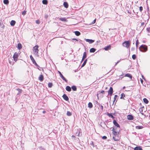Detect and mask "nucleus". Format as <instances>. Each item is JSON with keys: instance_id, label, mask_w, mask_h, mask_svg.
I'll use <instances>...</instances> for the list:
<instances>
[{"instance_id": "nucleus-24", "label": "nucleus", "mask_w": 150, "mask_h": 150, "mask_svg": "<svg viewBox=\"0 0 150 150\" xmlns=\"http://www.w3.org/2000/svg\"><path fill=\"white\" fill-rule=\"evenodd\" d=\"M134 150H142V149L139 146H137L134 148Z\"/></svg>"}, {"instance_id": "nucleus-39", "label": "nucleus", "mask_w": 150, "mask_h": 150, "mask_svg": "<svg viewBox=\"0 0 150 150\" xmlns=\"http://www.w3.org/2000/svg\"><path fill=\"white\" fill-rule=\"evenodd\" d=\"M53 86V84L52 83L49 82L48 83V86L49 88H51Z\"/></svg>"}, {"instance_id": "nucleus-30", "label": "nucleus", "mask_w": 150, "mask_h": 150, "mask_svg": "<svg viewBox=\"0 0 150 150\" xmlns=\"http://www.w3.org/2000/svg\"><path fill=\"white\" fill-rule=\"evenodd\" d=\"M16 90L18 91V93H17V95H19L20 93H21L22 91L21 89L18 88H17Z\"/></svg>"}, {"instance_id": "nucleus-44", "label": "nucleus", "mask_w": 150, "mask_h": 150, "mask_svg": "<svg viewBox=\"0 0 150 150\" xmlns=\"http://www.w3.org/2000/svg\"><path fill=\"white\" fill-rule=\"evenodd\" d=\"M0 25L2 28H4V25L3 24V23H1V22H0Z\"/></svg>"}, {"instance_id": "nucleus-41", "label": "nucleus", "mask_w": 150, "mask_h": 150, "mask_svg": "<svg viewBox=\"0 0 150 150\" xmlns=\"http://www.w3.org/2000/svg\"><path fill=\"white\" fill-rule=\"evenodd\" d=\"M131 6L129 5H127L125 6V9H128L129 10V8L130 7L131 8Z\"/></svg>"}, {"instance_id": "nucleus-15", "label": "nucleus", "mask_w": 150, "mask_h": 150, "mask_svg": "<svg viewBox=\"0 0 150 150\" xmlns=\"http://www.w3.org/2000/svg\"><path fill=\"white\" fill-rule=\"evenodd\" d=\"M114 126V129H115V128L117 127V128L118 127V128H120V125L118 124V122H113Z\"/></svg>"}, {"instance_id": "nucleus-43", "label": "nucleus", "mask_w": 150, "mask_h": 150, "mask_svg": "<svg viewBox=\"0 0 150 150\" xmlns=\"http://www.w3.org/2000/svg\"><path fill=\"white\" fill-rule=\"evenodd\" d=\"M138 44H139L138 40H137L136 41V47L137 49V48H138Z\"/></svg>"}, {"instance_id": "nucleus-7", "label": "nucleus", "mask_w": 150, "mask_h": 150, "mask_svg": "<svg viewBox=\"0 0 150 150\" xmlns=\"http://www.w3.org/2000/svg\"><path fill=\"white\" fill-rule=\"evenodd\" d=\"M113 92V91L112 87H110L109 90L108 91V95H109L110 96H111L112 95Z\"/></svg>"}, {"instance_id": "nucleus-10", "label": "nucleus", "mask_w": 150, "mask_h": 150, "mask_svg": "<svg viewBox=\"0 0 150 150\" xmlns=\"http://www.w3.org/2000/svg\"><path fill=\"white\" fill-rule=\"evenodd\" d=\"M127 119L129 120H132L134 119V117L132 115H127Z\"/></svg>"}, {"instance_id": "nucleus-26", "label": "nucleus", "mask_w": 150, "mask_h": 150, "mask_svg": "<svg viewBox=\"0 0 150 150\" xmlns=\"http://www.w3.org/2000/svg\"><path fill=\"white\" fill-rule=\"evenodd\" d=\"M71 88V89L74 91H76L77 90V88L75 86H72Z\"/></svg>"}, {"instance_id": "nucleus-56", "label": "nucleus", "mask_w": 150, "mask_h": 150, "mask_svg": "<svg viewBox=\"0 0 150 150\" xmlns=\"http://www.w3.org/2000/svg\"><path fill=\"white\" fill-rule=\"evenodd\" d=\"M96 19H94V20L93 21V22H92V24H94V23L96 22Z\"/></svg>"}, {"instance_id": "nucleus-40", "label": "nucleus", "mask_w": 150, "mask_h": 150, "mask_svg": "<svg viewBox=\"0 0 150 150\" xmlns=\"http://www.w3.org/2000/svg\"><path fill=\"white\" fill-rule=\"evenodd\" d=\"M67 115L68 116H70L72 115V113L69 111H67Z\"/></svg>"}, {"instance_id": "nucleus-16", "label": "nucleus", "mask_w": 150, "mask_h": 150, "mask_svg": "<svg viewBox=\"0 0 150 150\" xmlns=\"http://www.w3.org/2000/svg\"><path fill=\"white\" fill-rule=\"evenodd\" d=\"M39 80L40 81H42L44 80V76L42 74L40 75L39 77Z\"/></svg>"}, {"instance_id": "nucleus-46", "label": "nucleus", "mask_w": 150, "mask_h": 150, "mask_svg": "<svg viewBox=\"0 0 150 150\" xmlns=\"http://www.w3.org/2000/svg\"><path fill=\"white\" fill-rule=\"evenodd\" d=\"M120 128H118V127L117 128V127L115 128V129H114V127H113L112 130H113L116 131V130H119V131H120Z\"/></svg>"}, {"instance_id": "nucleus-1", "label": "nucleus", "mask_w": 150, "mask_h": 150, "mask_svg": "<svg viewBox=\"0 0 150 150\" xmlns=\"http://www.w3.org/2000/svg\"><path fill=\"white\" fill-rule=\"evenodd\" d=\"M139 49L141 52H145L147 51L148 48L146 45H142L139 47Z\"/></svg>"}, {"instance_id": "nucleus-21", "label": "nucleus", "mask_w": 150, "mask_h": 150, "mask_svg": "<svg viewBox=\"0 0 150 150\" xmlns=\"http://www.w3.org/2000/svg\"><path fill=\"white\" fill-rule=\"evenodd\" d=\"M98 92L99 93H98L97 94V96L98 97V98H98V97H99L98 95H99V94H102L103 95L104 94H105V91H104L103 90V91H101V92L99 91V92Z\"/></svg>"}, {"instance_id": "nucleus-3", "label": "nucleus", "mask_w": 150, "mask_h": 150, "mask_svg": "<svg viewBox=\"0 0 150 150\" xmlns=\"http://www.w3.org/2000/svg\"><path fill=\"white\" fill-rule=\"evenodd\" d=\"M131 42L129 40L127 41H125L122 43V45L123 46L126 47L127 48H128L130 46Z\"/></svg>"}, {"instance_id": "nucleus-45", "label": "nucleus", "mask_w": 150, "mask_h": 150, "mask_svg": "<svg viewBox=\"0 0 150 150\" xmlns=\"http://www.w3.org/2000/svg\"><path fill=\"white\" fill-rule=\"evenodd\" d=\"M99 107L102 110V111L103 110V105H99Z\"/></svg>"}, {"instance_id": "nucleus-17", "label": "nucleus", "mask_w": 150, "mask_h": 150, "mask_svg": "<svg viewBox=\"0 0 150 150\" xmlns=\"http://www.w3.org/2000/svg\"><path fill=\"white\" fill-rule=\"evenodd\" d=\"M114 100H113V103H114L115 100H116V102H115V103H116V102L117 101V100L118 99V97L117 95H115L114 96Z\"/></svg>"}, {"instance_id": "nucleus-51", "label": "nucleus", "mask_w": 150, "mask_h": 150, "mask_svg": "<svg viewBox=\"0 0 150 150\" xmlns=\"http://www.w3.org/2000/svg\"><path fill=\"white\" fill-rule=\"evenodd\" d=\"M48 17V15L47 14H45V15L44 17L45 18L47 19Z\"/></svg>"}, {"instance_id": "nucleus-62", "label": "nucleus", "mask_w": 150, "mask_h": 150, "mask_svg": "<svg viewBox=\"0 0 150 150\" xmlns=\"http://www.w3.org/2000/svg\"><path fill=\"white\" fill-rule=\"evenodd\" d=\"M9 63L11 64H13V62H11L9 60Z\"/></svg>"}, {"instance_id": "nucleus-13", "label": "nucleus", "mask_w": 150, "mask_h": 150, "mask_svg": "<svg viewBox=\"0 0 150 150\" xmlns=\"http://www.w3.org/2000/svg\"><path fill=\"white\" fill-rule=\"evenodd\" d=\"M111 49V46L110 45H109L103 48V49L106 51H108L109 50H110Z\"/></svg>"}, {"instance_id": "nucleus-61", "label": "nucleus", "mask_w": 150, "mask_h": 150, "mask_svg": "<svg viewBox=\"0 0 150 150\" xmlns=\"http://www.w3.org/2000/svg\"><path fill=\"white\" fill-rule=\"evenodd\" d=\"M84 59H83V58H82V59L81 62V63H82L83 62V61L84 60Z\"/></svg>"}, {"instance_id": "nucleus-19", "label": "nucleus", "mask_w": 150, "mask_h": 150, "mask_svg": "<svg viewBox=\"0 0 150 150\" xmlns=\"http://www.w3.org/2000/svg\"><path fill=\"white\" fill-rule=\"evenodd\" d=\"M125 76L128 77L131 79H132V75L129 73L126 74Z\"/></svg>"}, {"instance_id": "nucleus-23", "label": "nucleus", "mask_w": 150, "mask_h": 150, "mask_svg": "<svg viewBox=\"0 0 150 150\" xmlns=\"http://www.w3.org/2000/svg\"><path fill=\"white\" fill-rule=\"evenodd\" d=\"M96 49L94 48H92L89 51L91 53H94V52L96 51Z\"/></svg>"}, {"instance_id": "nucleus-32", "label": "nucleus", "mask_w": 150, "mask_h": 150, "mask_svg": "<svg viewBox=\"0 0 150 150\" xmlns=\"http://www.w3.org/2000/svg\"><path fill=\"white\" fill-rule=\"evenodd\" d=\"M87 57V54L86 52H84L82 58L83 59H85Z\"/></svg>"}, {"instance_id": "nucleus-9", "label": "nucleus", "mask_w": 150, "mask_h": 150, "mask_svg": "<svg viewBox=\"0 0 150 150\" xmlns=\"http://www.w3.org/2000/svg\"><path fill=\"white\" fill-rule=\"evenodd\" d=\"M112 130L113 131V133L114 135L113 136H117L118 135L119 132V130H116V131L113 130Z\"/></svg>"}, {"instance_id": "nucleus-2", "label": "nucleus", "mask_w": 150, "mask_h": 150, "mask_svg": "<svg viewBox=\"0 0 150 150\" xmlns=\"http://www.w3.org/2000/svg\"><path fill=\"white\" fill-rule=\"evenodd\" d=\"M30 58L33 64H34L35 66H36V67H37L38 69L39 70H41V69H41L42 68L40 67L37 64V63L36 62L35 60L34 59L33 56H32V55H30Z\"/></svg>"}, {"instance_id": "nucleus-54", "label": "nucleus", "mask_w": 150, "mask_h": 150, "mask_svg": "<svg viewBox=\"0 0 150 150\" xmlns=\"http://www.w3.org/2000/svg\"><path fill=\"white\" fill-rule=\"evenodd\" d=\"M107 138V137L106 136H104L102 137V139H106Z\"/></svg>"}, {"instance_id": "nucleus-8", "label": "nucleus", "mask_w": 150, "mask_h": 150, "mask_svg": "<svg viewBox=\"0 0 150 150\" xmlns=\"http://www.w3.org/2000/svg\"><path fill=\"white\" fill-rule=\"evenodd\" d=\"M59 73V74L60 76V77L62 78V79L64 81H65L66 82H67V80L62 75L61 73L59 71H58Z\"/></svg>"}, {"instance_id": "nucleus-18", "label": "nucleus", "mask_w": 150, "mask_h": 150, "mask_svg": "<svg viewBox=\"0 0 150 150\" xmlns=\"http://www.w3.org/2000/svg\"><path fill=\"white\" fill-rule=\"evenodd\" d=\"M57 18L59 19V20H60L62 21H67V19L64 18Z\"/></svg>"}, {"instance_id": "nucleus-37", "label": "nucleus", "mask_w": 150, "mask_h": 150, "mask_svg": "<svg viewBox=\"0 0 150 150\" xmlns=\"http://www.w3.org/2000/svg\"><path fill=\"white\" fill-rule=\"evenodd\" d=\"M116 136H113L112 137L113 139L115 141H117L119 140V139L118 138H116Z\"/></svg>"}, {"instance_id": "nucleus-22", "label": "nucleus", "mask_w": 150, "mask_h": 150, "mask_svg": "<svg viewBox=\"0 0 150 150\" xmlns=\"http://www.w3.org/2000/svg\"><path fill=\"white\" fill-rule=\"evenodd\" d=\"M66 90L70 92L71 91V88L69 86H67L66 87Z\"/></svg>"}, {"instance_id": "nucleus-25", "label": "nucleus", "mask_w": 150, "mask_h": 150, "mask_svg": "<svg viewBox=\"0 0 150 150\" xmlns=\"http://www.w3.org/2000/svg\"><path fill=\"white\" fill-rule=\"evenodd\" d=\"M17 48L19 50H20L22 49V45L21 43H18V45H17Z\"/></svg>"}, {"instance_id": "nucleus-5", "label": "nucleus", "mask_w": 150, "mask_h": 150, "mask_svg": "<svg viewBox=\"0 0 150 150\" xmlns=\"http://www.w3.org/2000/svg\"><path fill=\"white\" fill-rule=\"evenodd\" d=\"M38 45H35L34 46L33 48V50L34 52H35V54L37 55V56H38V52L39 50L38 49Z\"/></svg>"}, {"instance_id": "nucleus-14", "label": "nucleus", "mask_w": 150, "mask_h": 150, "mask_svg": "<svg viewBox=\"0 0 150 150\" xmlns=\"http://www.w3.org/2000/svg\"><path fill=\"white\" fill-rule=\"evenodd\" d=\"M106 115L108 116L109 117L112 118V119L115 118V117L113 116V113H107Z\"/></svg>"}, {"instance_id": "nucleus-29", "label": "nucleus", "mask_w": 150, "mask_h": 150, "mask_svg": "<svg viewBox=\"0 0 150 150\" xmlns=\"http://www.w3.org/2000/svg\"><path fill=\"white\" fill-rule=\"evenodd\" d=\"M75 34L77 36H79L81 35V33L79 31H76L74 32Z\"/></svg>"}, {"instance_id": "nucleus-35", "label": "nucleus", "mask_w": 150, "mask_h": 150, "mask_svg": "<svg viewBox=\"0 0 150 150\" xmlns=\"http://www.w3.org/2000/svg\"><path fill=\"white\" fill-rule=\"evenodd\" d=\"M143 100L144 102L146 104H147L149 102V101H148V100L146 98H144L143 99Z\"/></svg>"}, {"instance_id": "nucleus-52", "label": "nucleus", "mask_w": 150, "mask_h": 150, "mask_svg": "<svg viewBox=\"0 0 150 150\" xmlns=\"http://www.w3.org/2000/svg\"><path fill=\"white\" fill-rule=\"evenodd\" d=\"M99 97H100V98H103V94H99L98 95Z\"/></svg>"}, {"instance_id": "nucleus-58", "label": "nucleus", "mask_w": 150, "mask_h": 150, "mask_svg": "<svg viewBox=\"0 0 150 150\" xmlns=\"http://www.w3.org/2000/svg\"><path fill=\"white\" fill-rule=\"evenodd\" d=\"M96 103L97 105H100V104L98 103L97 101L96 102Z\"/></svg>"}, {"instance_id": "nucleus-20", "label": "nucleus", "mask_w": 150, "mask_h": 150, "mask_svg": "<svg viewBox=\"0 0 150 150\" xmlns=\"http://www.w3.org/2000/svg\"><path fill=\"white\" fill-rule=\"evenodd\" d=\"M63 6L66 8H67L69 6L68 4L66 1H65L64 2Z\"/></svg>"}, {"instance_id": "nucleus-6", "label": "nucleus", "mask_w": 150, "mask_h": 150, "mask_svg": "<svg viewBox=\"0 0 150 150\" xmlns=\"http://www.w3.org/2000/svg\"><path fill=\"white\" fill-rule=\"evenodd\" d=\"M18 54L17 52H15L14 53L13 55V58L14 61L15 62H16L18 59Z\"/></svg>"}, {"instance_id": "nucleus-50", "label": "nucleus", "mask_w": 150, "mask_h": 150, "mask_svg": "<svg viewBox=\"0 0 150 150\" xmlns=\"http://www.w3.org/2000/svg\"><path fill=\"white\" fill-rule=\"evenodd\" d=\"M139 10L141 12H142V11L143 10V7L142 6H141L139 8Z\"/></svg>"}, {"instance_id": "nucleus-36", "label": "nucleus", "mask_w": 150, "mask_h": 150, "mask_svg": "<svg viewBox=\"0 0 150 150\" xmlns=\"http://www.w3.org/2000/svg\"><path fill=\"white\" fill-rule=\"evenodd\" d=\"M120 95L121 96L120 97V99H125L124 98V97H125V95L123 93H122V94H121Z\"/></svg>"}, {"instance_id": "nucleus-49", "label": "nucleus", "mask_w": 150, "mask_h": 150, "mask_svg": "<svg viewBox=\"0 0 150 150\" xmlns=\"http://www.w3.org/2000/svg\"><path fill=\"white\" fill-rule=\"evenodd\" d=\"M91 145H92L93 146V147H95V146H97L96 145L95 146L93 142H92L91 143Z\"/></svg>"}, {"instance_id": "nucleus-60", "label": "nucleus", "mask_w": 150, "mask_h": 150, "mask_svg": "<svg viewBox=\"0 0 150 150\" xmlns=\"http://www.w3.org/2000/svg\"><path fill=\"white\" fill-rule=\"evenodd\" d=\"M117 113L116 112H115L113 113V115L114 116H116Z\"/></svg>"}, {"instance_id": "nucleus-4", "label": "nucleus", "mask_w": 150, "mask_h": 150, "mask_svg": "<svg viewBox=\"0 0 150 150\" xmlns=\"http://www.w3.org/2000/svg\"><path fill=\"white\" fill-rule=\"evenodd\" d=\"M75 134L78 137H81L82 135L81 129L79 128H78L76 130Z\"/></svg>"}, {"instance_id": "nucleus-27", "label": "nucleus", "mask_w": 150, "mask_h": 150, "mask_svg": "<svg viewBox=\"0 0 150 150\" xmlns=\"http://www.w3.org/2000/svg\"><path fill=\"white\" fill-rule=\"evenodd\" d=\"M16 21L14 20H12L10 23V24L11 26H13L16 23Z\"/></svg>"}, {"instance_id": "nucleus-12", "label": "nucleus", "mask_w": 150, "mask_h": 150, "mask_svg": "<svg viewBox=\"0 0 150 150\" xmlns=\"http://www.w3.org/2000/svg\"><path fill=\"white\" fill-rule=\"evenodd\" d=\"M63 99L66 101H68L69 98L68 96L65 94H64L62 96Z\"/></svg>"}, {"instance_id": "nucleus-34", "label": "nucleus", "mask_w": 150, "mask_h": 150, "mask_svg": "<svg viewBox=\"0 0 150 150\" xmlns=\"http://www.w3.org/2000/svg\"><path fill=\"white\" fill-rule=\"evenodd\" d=\"M4 3L6 5H8L9 2L8 0H4L3 1Z\"/></svg>"}, {"instance_id": "nucleus-38", "label": "nucleus", "mask_w": 150, "mask_h": 150, "mask_svg": "<svg viewBox=\"0 0 150 150\" xmlns=\"http://www.w3.org/2000/svg\"><path fill=\"white\" fill-rule=\"evenodd\" d=\"M143 128V127L142 126H136V128L137 129H140Z\"/></svg>"}, {"instance_id": "nucleus-48", "label": "nucleus", "mask_w": 150, "mask_h": 150, "mask_svg": "<svg viewBox=\"0 0 150 150\" xmlns=\"http://www.w3.org/2000/svg\"><path fill=\"white\" fill-rule=\"evenodd\" d=\"M26 11H24L22 12V14L23 16L25 15L26 13Z\"/></svg>"}, {"instance_id": "nucleus-42", "label": "nucleus", "mask_w": 150, "mask_h": 150, "mask_svg": "<svg viewBox=\"0 0 150 150\" xmlns=\"http://www.w3.org/2000/svg\"><path fill=\"white\" fill-rule=\"evenodd\" d=\"M132 57L133 59L134 60L137 57L136 55L135 54H134L132 55Z\"/></svg>"}, {"instance_id": "nucleus-59", "label": "nucleus", "mask_w": 150, "mask_h": 150, "mask_svg": "<svg viewBox=\"0 0 150 150\" xmlns=\"http://www.w3.org/2000/svg\"><path fill=\"white\" fill-rule=\"evenodd\" d=\"M135 50V48L134 47H132L131 49V51H134Z\"/></svg>"}, {"instance_id": "nucleus-47", "label": "nucleus", "mask_w": 150, "mask_h": 150, "mask_svg": "<svg viewBox=\"0 0 150 150\" xmlns=\"http://www.w3.org/2000/svg\"><path fill=\"white\" fill-rule=\"evenodd\" d=\"M36 23L38 24H40V21L39 20H37L35 21Z\"/></svg>"}, {"instance_id": "nucleus-28", "label": "nucleus", "mask_w": 150, "mask_h": 150, "mask_svg": "<svg viewBox=\"0 0 150 150\" xmlns=\"http://www.w3.org/2000/svg\"><path fill=\"white\" fill-rule=\"evenodd\" d=\"M88 60V59H86L84 60V62H83V64H82V65H81V67H84L85 65H86L87 61Z\"/></svg>"}, {"instance_id": "nucleus-64", "label": "nucleus", "mask_w": 150, "mask_h": 150, "mask_svg": "<svg viewBox=\"0 0 150 150\" xmlns=\"http://www.w3.org/2000/svg\"><path fill=\"white\" fill-rule=\"evenodd\" d=\"M144 25V22H142L141 23V26L143 25Z\"/></svg>"}, {"instance_id": "nucleus-57", "label": "nucleus", "mask_w": 150, "mask_h": 150, "mask_svg": "<svg viewBox=\"0 0 150 150\" xmlns=\"http://www.w3.org/2000/svg\"><path fill=\"white\" fill-rule=\"evenodd\" d=\"M72 40H73L72 41L73 42H74V40H75V42H76V41H77L78 40L76 39H75V38H73L72 39Z\"/></svg>"}, {"instance_id": "nucleus-11", "label": "nucleus", "mask_w": 150, "mask_h": 150, "mask_svg": "<svg viewBox=\"0 0 150 150\" xmlns=\"http://www.w3.org/2000/svg\"><path fill=\"white\" fill-rule=\"evenodd\" d=\"M84 40L87 42H89L90 44L94 42V40L91 39H86L85 38Z\"/></svg>"}, {"instance_id": "nucleus-55", "label": "nucleus", "mask_w": 150, "mask_h": 150, "mask_svg": "<svg viewBox=\"0 0 150 150\" xmlns=\"http://www.w3.org/2000/svg\"><path fill=\"white\" fill-rule=\"evenodd\" d=\"M150 27L149 28H146V30L148 32H150Z\"/></svg>"}, {"instance_id": "nucleus-31", "label": "nucleus", "mask_w": 150, "mask_h": 150, "mask_svg": "<svg viewBox=\"0 0 150 150\" xmlns=\"http://www.w3.org/2000/svg\"><path fill=\"white\" fill-rule=\"evenodd\" d=\"M42 3L44 5H47L48 3L47 0H43L42 1Z\"/></svg>"}, {"instance_id": "nucleus-63", "label": "nucleus", "mask_w": 150, "mask_h": 150, "mask_svg": "<svg viewBox=\"0 0 150 150\" xmlns=\"http://www.w3.org/2000/svg\"><path fill=\"white\" fill-rule=\"evenodd\" d=\"M142 77L143 79L145 80V78L144 76L143 75L142 76Z\"/></svg>"}, {"instance_id": "nucleus-33", "label": "nucleus", "mask_w": 150, "mask_h": 150, "mask_svg": "<svg viewBox=\"0 0 150 150\" xmlns=\"http://www.w3.org/2000/svg\"><path fill=\"white\" fill-rule=\"evenodd\" d=\"M93 106L92 103L90 102H89L88 104V107L90 108H91L93 107Z\"/></svg>"}, {"instance_id": "nucleus-53", "label": "nucleus", "mask_w": 150, "mask_h": 150, "mask_svg": "<svg viewBox=\"0 0 150 150\" xmlns=\"http://www.w3.org/2000/svg\"><path fill=\"white\" fill-rule=\"evenodd\" d=\"M127 13L129 14L131 13V12L129 11L128 9H126Z\"/></svg>"}]
</instances>
